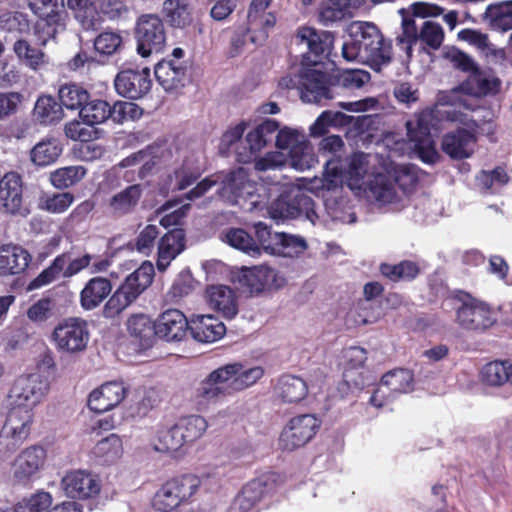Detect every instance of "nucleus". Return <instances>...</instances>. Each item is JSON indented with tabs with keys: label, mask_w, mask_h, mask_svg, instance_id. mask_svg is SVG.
I'll list each match as a JSON object with an SVG mask.
<instances>
[{
	"label": "nucleus",
	"mask_w": 512,
	"mask_h": 512,
	"mask_svg": "<svg viewBox=\"0 0 512 512\" xmlns=\"http://www.w3.org/2000/svg\"><path fill=\"white\" fill-rule=\"evenodd\" d=\"M295 213L296 209L292 207L289 193L281 194L269 207V214L273 219H293Z\"/></svg>",
	"instance_id": "obj_64"
},
{
	"label": "nucleus",
	"mask_w": 512,
	"mask_h": 512,
	"mask_svg": "<svg viewBox=\"0 0 512 512\" xmlns=\"http://www.w3.org/2000/svg\"><path fill=\"white\" fill-rule=\"evenodd\" d=\"M321 424V419L314 414H301L291 418L280 434V449L291 452L305 446L316 436Z\"/></svg>",
	"instance_id": "obj_8"
},
{
	"label": "nucleus",
	"mask_w": 512,
	"mask_h": 512,
	"mask_svg": "<svg viewBox=\"0 0 512 512\" xmlns=\"http://www.w3.org/2000/svg\"><path fill=\"white\" fill-rule=\"evenodd\" d=\"M86 173L87 170L83 166L62 167L50 174V181L57 189H67L79 183Z\"/></svg>",
	"instance_id": "obj_50"
},
{
	"label": "nucleus",
	"mask_w": 512,
	"mask_h": 512,
	"mask_svg": "<svg viewBox=\"0 0 512 512\" xmlns=\"http://www.w3.org/2000/svg\"><path fill=\"white\" fill-rule=\"evenodd\" d=\"M127 393L128 389L123 382H106L89 394L88 407L96 413H104L118 406Z\"/></svg>",
	"instance_id": "obj_19"
},
{
	"label": "nucleus",
	"mask_w": 512,
	"mask_h": 512,
	"mask_svg": "<svg viewBox=\"0 0 512 512\" xmlns=\"http://www.w3.org/2000/svg\"><path fill=\"white\" fill-rule=\"evenodd\" d=\"M30 261V254L21 246H0V276L19 274L28 267Z\"/></svg>",
	"instance_id": "obj_29"
},
{
	"label": "nucleus",
	"mask_w": 512,
	"mask_h": 512,
	"mask_svg": "<svg viewBox=\"0 0 512 512\" xmlns=\"http://www.w3.org/2000/svg\"><path fill=\"white\" fill-rule=\"evenodd\" d=\"M348 32L350 40L342 46L344 59L363 62L374 71L391 63L392 42L384 38L375 24L356 21L349 25Z\"/></svg>",
	"instance_id": "obj_1"
},
{
	"label": "nucleus",
	"mask_w": 512,
	"mask_h": 512,
	"mask_svg": "<svg viewBox=\"0 0 512 512\" xmlns=\"http://www.w3.org/2000/svg\"><path fill=\"white\" fill-rule=\"evenodd\" d=\"M279 123L274 119H266L246 135L250 155L244 157L241 152L238 153V161L250 162L252 156L258 154L263 148L270 144L276 136Z\"/></svg>",
	"instance_id": "obj_25"
},
{
	"label": "nucleus",
	"mask_w": 512,
	"mask_h": 512,
	"mask_svg": "<svg viewBox=\"0 0 512 512\" xmlns=\"http://www.w3.org/2000/svg\"><path fill=\"white\" fill-rule=\"evenodd\" d=\"M33 417V409L12 406L7 414V418L3 426L19 429H29V431H31Z\"/></svg>",
	"instance_id": "obj_60"
},
{
	"label": "nucleus",
	"mask_w": 512,
	"mask_h": 512,
	"mask_svg": "<svg viewBox=\"0 0 512 512\" xmlns=\"http://www.w3.org/2000/svg\"><path fill=\"white\" fill-rule=\"evenodd\" d=\"M232 369V366L219 367L199 383L193 394V401L198 409L206 408L211 403L232 394L229 385Z\"/></svg>",
	"instance_id": "obj_11"
},
{
	"label": "nucleus",
	"mask_w": 512,
	"mask_h": 512,
	"mask_svg": "<svg viewBox=\"0 0 512 512\" xmlns=\"http://www.w3.org/2000/svg\"><path fill=\"white\" fill-rule=\"evenodd\" d=\"M49 384L46 379L37 373L21 375L13 383L9 397L13 400L12 406L33 409L48 391Z\"/></svg>",
	"instance_id": "obj_16"
},
{
	"label": "nucleus",
	"mask_w": 512,
	"mask_h": 512,
	"mask_svg": "<svg viewBox=\"0 0 512 512\" xmlns=\"http://www.w3.org/2000/svg\"><path fill=\"white\" fill-rule=\"evenodd\" d=\"M58 97L62 107L80 111L90 100V93L80 84L66 83L59 88Z\"/></svg>",
	"instance_id": "obj_44"
},
{
	"label": "nucleus",
	"mask_w": 512,
	"mask_h": 512,
	"mask_svg": "<svg viewBox=\"0 0 512 512\" xmlns=\"http://www.w3.org/2000/svg\"><path fill=\"white\" fill-rule=\"evenodd\" d=\"M61 153V143L54 138H50L38 142L32 148L30 158L35 165L45 167L55 163Z\"/></svg>",
	"instance_id": "obj_42"
},
{
	"label": "nucleus",
	"mask_w": 512,
	"mask_h": 512,
	"mask_svg": "<svg viewBox=\"0 0 512 512\" xmlns=\"http://www.w3.org/2000/svg\"><path fill=\"white\" fill-rule=\"evenodd\" d=\"M480 380L489 387L512 386V361L494 360L485 364L480 371Z\"/></svg>",
	"instance_id": "obj_31"
},
{
	"label": "nucleus",
	"mask_w": 512,
	"mask_h": 512,
	"mask_svg": "<svg viewBox=\"0 0 512 512\" xmlns=\"http://www.w3.org/2000/svg\"><path fill=\"white\" fill-rule=\"evenodd\" d=\"M47 460L46 449L34 444L23 449L11 464L12 478L15 483L28 485L38 478Z\"/></svg>",
	"instance_id": "obj_14"
},
{
	"label": "nucleus",
	"mask_w": 512,
	"mask_h": 512,
	"mask_svg": "<svg viewBox=\"0 0 512 512\" xmlns=\"http://www.w3.org/2000/svg\"><path fill=\"white\" fill-rule=\"evenodd\" d=\"M28 7L35 16L67 15L64 0H28Z\"/></svg>",
	"instance_id": "obj_63"
},
{
	"label": "nucleus",
	"mask_w": 512,
	"mask_h": 512,
	"mask_svg": "<svg viewBox=\"0 0 512 512\" xmlns=\"http://www.w3.org/2000/svg\"><path fill=\"white\" fill-rule=\"evenodd\" d=\"M226 366L233 367V373L229 377V385L231 392L242 391L254 385L264 375V369L260 366H255L249 369H243L240 363L227 364Z\"/></svg>",
	"instance_id": "obj_41"
},
{
	"label": "nucleus",
	"mask_w": 512,
	"mask_h": 512,
	"mask_svg": "<svg viewBox=\"0 0 512 512\" xmlns=\"http://www.w3.org/2000/svg\"><path fill=\"white\" fill-rule=\"evenodd\" d=\"M371 79L369 72L362 69L337 70L332 73L333 87L359 89Z\"/></svg>",
	"instance_id": "obj_48"
},
{
	"label": "nucleus",
	"mask_w": 512,
	"mask_h": 512,
	"mask_svg": "<svg viewBox=\"0 0 512 512\" xmlns=\"http://www.w3.org/2000/svg\"><path fill=\"white\" fill-rule=\"evenodd\" d=\"M163 13L174 27L183 28L191 22L187 0H165L163 3Z\"/></svg>",
	"instance_id": "obj_51"
},
{
	"label": "nucleus",
	"mask_w": 512,
	"mask_h": 512,
	"mask_svg": "<svg viewBox=\"0 0 512 512\" xmlns=\"http://www.w3.org/2000/svg\"><path fill=\"white\" fill-rule=\"evenodd\" d=\"M379 271L391 282H410L420 274V267L414 261L403 260L397 264L381 263Z\"/></svg>",
	"instance_id": "obj_40"
},
{
	"label": "nucleus",
	"mask_w": 512,
	"mask_h": 512,
	"mask_svg": "<svg viewBox=\"0 0 512 512\" xmlns=\"http://www.w3.org/2000/svg\"><path fill=\"white\" fill-rule=\"evenodd\" d=\"M51 339L60 353L75 355L83 352L90 339L88 322L81 317L63 319L55 326Z\"/></svg>",
	"instance_id": "obj_6"
},
{
	"label": "nucleus",
	"mask_w": 512,
	"mask_h": 512,
	"mask_svg": "<svg viewBox=\"0 0 512 512\" xmlns=\"http://www.w3.org/2000/svg\"><path fill=\"white\" fill-rule=\"evenodd\" d=\"M123 453L121 438L116 434L98 441L92 449V455L100 465H110L119 460Z\"/></svg>",
	"instance_id": "obj_37"
},
{
	"label": "nucleus",
	"mask_w": 512,
	"mask_h": 512,
	"mask_svg": "<svg viewBox=\"0 0 512 512\" xmlns=\"http://www.w3.org/2000/svg\"><path fill=\"white\" fill-rule=\"evenodd\" d=\"M144 193V186L139 183L131 184L114 194L108 201V209L115 217L129 215L137 209Z\"/></svg>",
	"instance_id": "obj_26"
},
{
	"label": "nucleus",
	"mask_w": 512,
	"mask_h": 512,
	"mask_svg": "<svg viewBox=\"0 0 512 512\" xmlns=\"http://www.w3.org/2000/svg\"><path fill=\"white\" fill-rule=\"evenodd\" d=\"M112 283L106 277H93L87 281L80 292V306L85 311L94 310L109 296Z\"/></svg>",
	"instance_id": "obj_28"
},
{
	"label": "nucleus",
	"mask_w": 512,
	"mask_h": 512,
	"mask_svg": "<svg viewBox=\"0 0 512 512\" xmlns=\"http://www.w3.org/2000/svg\"><path fill=\"white\" fill-rule=\"evenodd\" d=\"M74 200L71 192L54 193L42 198L40 208L52 214H61L67 211Z\"/></svg>",
	"instance_id": "obj_57"
},
{
	"label": "nucleus",
	"mask_w": 512,
	"mask_h": 512,
	"mask_svg": "<svg viewBox=\"0 0 512 512\" xmlns=\"http://www.w3.org/2000/svg\"><path fill=\"white\" fill-rule=\"evenodd\" d=\"M226 242L233 248L241 250L249 255L260 253V248L255 239L242 228H230L225 233Z\"/></svg>",
	"instance_id": "obj_53"
},
{
	"label": "nucleus",
	"mask_w": 512,
	"mask_h": 512,
	"mask_svg": "<svg viewBox=\"0 0 512 512\" xmlns=\"http://www.w3.org/2000/svg\"><path fill=\"white\" fill-rule=\"evenodd\" d=\"M53 497L50 492L38 490L18 502L23 512H46L50 509Z\"/></svg>",
	"instance_id": "obj_58"
},
{
	"label": "nucleus",
	"mask_w": 512,
	"mask_h": 512,
	"mask_svg": "<svg viewBox=\"0 0 512 512\" xmlns=\"http://www.w3.org/2000/svg\"><path fill=\"white\" fill-rule=\"evenodd\" d=\"M275 391L283 402L299 403L307 396L308 386L301 377L286 374L279 378Z\"/></svg>",
	"instance_id": "obj_33"
},
{
	"label": "nucleus",
	"mask_w": 512,
	"mask_h": 512,
	"mask_svg": "<svg viewBox=\"0 0 512 512\" xmlns=\"http://www.w3.org/2000/svg\"><path fill=\"white\" fill-rule=\"evenodd\" d=\"M419 39L431 49L437 50L444 40V31L440 24L426 21L420 29Z\"/></svg>",
	"instance_id": "obj_62"
},
{
	"label": "nucleus",
	"mask_w": 512,
	"mask_h": 512,
	"mask_svg": "<svg viewBox=\"0 0 512 512\" xmlns=\"http://www.w3.org/2000/svg\"><path fill=\"white\" fill-rule=\"evenodd\" d=\"M67 15L52 14L48 16H37L33 31L39 46H46L49 40L54 39L59 30L65 28Z\"/></svg>",
	"instance_id": "obj_36"
},
{
	"label": "nucleus",
	"mask_w": 512,
	"mask_h": 512,
	"mask_svg": "<svg viewBox=\"0 0 512 512\" xmlns=\"http://www.w3.org/2000/svg\"><path fill=\"white\" fill-rule=\"evenodd\" d=\"M152 446L155 451L161 453H173L179 451L184 446V443L176 424L169 428L159 429L152 440Z\"/></svg>",
	"instance_id": "obj_47"
},
{
	"label": "nucleus",
	"mask_w": 512,
	"mask_h": 512,
	"mask_svg": "<svg viewBox=\"0 0 512 512\" xmlns=\"http://www.w3.org/2000/svg\"><path fill=\"white\" fill-rule=\"evenodd\" d=\"M436 119L433 111L424 110L415 115V118L407 121V135L414 143L427 142L431 139V130L435 127Z\"/></svg>",
	"instance_id": "obj_38"
},
{
	"label": "nucleus",
	"mask_w": 512,
	"mask_h": 512,
	"mask_svg": "<svg viewBox=\"0 0 512 512\" xmlns=\"http://www.w3.org/2000/svg\"><path fill=\"white\" fill-rule=\"evenodd\" d=\"M23 182L19 173L10 171L0 179V208L12 215L25 216L28 210L23 207Z\"/></svg>",
	"instance_id": "obj_18"
},
{
	"label": "nucleus",
	"mask_w": 512,
	"mask_h": 512,
	"mask_svg": "<svg viewBox=\"0 0 512 512\" xmlns=\"http://www.w3.org/2000/svg\"><path fill=\"white\" fill-rule=\"evenodd\" d=\"M316 67L301 64L300 98L305 103H320L322 100L333 98L332 73L329 74Z\"/></svg>",
	"instance_id": "obj_15"
},
{
	"label": "nucleus",
	"mask_w": 512,
	"mask_h": 512,
	"mask_svg": "<svg viewBox=\"0 0 512 512\" xmlns=\"http://www.w3.org/2000/svg\"><path fill=\"white\" fill-rule=\"evenodd\" d=\"M477 136L473 131L457 128L447 132L441 140V149L453 160L469 158L474 152Z\"/></svg>",
	"instance_id": "obj_21"
},
{
	"label": "nucleus",
	"mask_w": 512,
	"mask_h": 512,
	"mask_svg": "<svg viewBox=\"0 0 512 512\" xmlns=\"http://www.w3.org/2000/svg\"><path fill=\"white\" fill-rule=\"evenodd\" d=\"M487 15L503 31L512 29V0L494 3L488 6Z\"/></svg>",
	"instance_id": "obj_56"
},
{
	"label": "nucleus",
	"mask_w": 512,
	"mask_h": 512,
	"mask_svg": "<svg viewBox=\"0 0 512 512\" xmlns=\"http://www.w3.org/2000/svg\"><path fill=\"white\" fill-rule=\"evenodd\" d=\"M176 427L185 446L199 439L206 431L208 424L204 417L191 415L180 419Z\"/></svg>",
	"instance_id": "obj_46"
},
{
	"label": "nucleus",
	"mask_w": 512,
	"mask_h": 512,
	"mask_svg": "<svg viewBox=\"0 0 512 512\" xmlns=\"http://www.w3.org/2000/svg\"><path fill=\"white\" fill-rule=\"evenodd\" d=\"M33 116L43 125L58 123L64 116L61 102L58 103L50 95H42L38 97L34 105Z\"/></svg>",
	"instance_id": "obj_39"
},
{
	"label": "nucleus",
	"mask_w": 512,
	"mask_h": 512,
	"mask_svg": "<svg viewBox=\"0 0 512 512\" xmlns=\"http://www.w3.org/2000/svg\"><path fill=\"white\" fill-rule=\"evenodd\" d=\"M455 298L461 302L456 309V321L460 327L471 331H483L494 324L493 311L486 303L463 291H459Z\"/></svg>",
	"instance_id": "obj_9"
},
{
	"label": "nucleus",
	"mask_w": 512,
	"mask_h": 512,
	"mask_svg": "<svg viewBox=\"0 0 512 512\" xmlns=\"http://www.w3.org/2000/svg\"><path fill=\"white\" fill-rule=\"evenodd\" d=\"M64 494L73 500H96L102 489V481L98 474L92 471L77 469L65 473L61 479Z\"/></svg>",
	"instance_id": "obj_10"
},
{
	"label": "nucleus",
	"mask_w": 512,
	"mask_h": 512,
	"mask_svg": "<svg viewBox=\"0 0 512 512\" xmlns=\"http://www.w3.org/2000/svg\"><path fill=\"white\" fill-rule=\"evenodd\" d=\"M114 87L122 97L132 100L141 99L152 87L150 70L148 68L122 69L114 79Z\"/></svg>",
	"instance_id": "obj_17"
},
{
	"label": "nucleus",
	"mask_w": 512,
	"mask_h": 512,
	"mask_svg": "<svg viewBox=\"0 0 512 512\" xmlns=\"http://www.w3.org/2000/svg\"><path fill=\"white\" fill-rule=\"evenodd\" d=\"M190 331L184 313L178 309H168L161 313L155 321V335L166 341H181Z\"/></svg>",
	"instance_id": "obj_20"
},
{
	"label": "nucleus",
	"mask_w": 512,
	"mask_h": 512,
	"mask_svg": "<svg viewBox=\"0 0 512 512\" xmlns=\"http://www.w3.org/2000/svg\"><path fill=\"white\" fill-rule=\"evenodd\" d=\"M190 333L200 343H214L226 334L225 324L214 315H197L190 321Z\"/></svg>",
	"instance_id": "obj_24"
},
{
	"label": "nucleus",
	"mask_w": 512,
	"mask_h": 512,
	"mask_svg": "<svg viewBox=\"0 0 512 512\" xmlns=\"http://www.w3.org/2000/svg\"><path fill=\"white\" fill-rule=\"evenodd\" d=\"M201 487V479L195 474H182L166 480L156 491L152 506L160 512H172L193 500Z\"/></svg>",
	"instance_id": "obj_3"
},
{
	"label": "nucleus",
	"mask_w": 512,
	"mask_h": 512,
	"mask_svg": "<svg viewBox=\"0 0 512 512\" xmlns=\"http://www.w3.org/2000/svg\"><path fill=\"white\" fill-rule=\"evenodd\" d=\"M412 382V375L406 369H397L385 373L381 378V383L387 386L391 391H406Z\"/></svg>",
	"instance_id": "obj_61"
},
{
	"label": "nucleus",
	"mask_w": 512,
	"mask_h": 512,
	"mask_svg": "<svg viewBox=\"0 0 512 512\" xmlns=\"http://www.w3.org/2000/svg\"><path fill=\"white\" fill-rule=\"evenodd\" d=\"M13 52L15 53L18 61L33 71H38L48 63L46 53L24 39H17L13 44Z\"/></svg>",
	"instance_id": "obj_34"
},
{
	"label": "nucleus",
	"mask_w": 512,
	"mask_h": 512,
	"mask_svg": "<svg viewBox=\"0 0 512 512\" xmlns=\"http://www.w3.org/2000/svg\"><path fill=\"white\" fill-rule=\"evenodd\" d=\"M241 176H249L248 172L242 167L225 175L221 173L220 187L217 190L218 196L230 203L237 204V192L238 189L242 188V184L237 178Z\"/></svg>",
	"instance_id": "obj_52"
},
{
	"label": "nucleus",
	"mask_w": 512,
	"mask_h": 512,
	"mask_svg": "<svg viewBox=\"0 0 512 512\" xmlns=\"http://www.w3.org/2000/svg\"><path fill=\"white\" fill-rule=\"evenodd\" d=\"M137 52L143 57L158 54L166 45L164 21L156 14H142L138 17L134 29Z\"/></svg>",
	"instance_id": "obj_7"
},
{
	"label": "nucleus",
	"mask_w": 512,
	"mask_h": 512,
	"mask_svg": "<svg viewBox=\"0 0 512 512\" xmlns=\"http://www.w3.org/2000/svg\"><path fill=\"white\" fill-rule=\"evenodd\" d=\"M296 45H305L306 52L302 53L301 64L304 66H318L329 59L335 37L329 31H319L313 27L301 26L296 30L292 40Z\"/></svg>",
	"instance_id": "obj_5"
},
{
	"label": "nucleus",
	"mask_w": 512,
	"mask_h": 512,
	"mask_svg": "<svg viewBox=\"0 0 512 512\" xmlns=\"http://www.w3.org/2000/svg\"><path fill=\"white\" fill-rule=\"evenodd\" d=\"M269 277L270 270L267 267L242 268L238 275V283L243 292L258 295L267 287Z\"/></svg>",
	"instance_id": "obj_35"
},
{
	"label": "nucleus",
	"mask_w": 512,
	"mask_h": 512,
	"mask_svg": "<svg viewBox=\"0 0 512 512\" xmlns=\"http://www.w3.org/2000/svg\"><path fill=\"white\" fill-rule=\"evenodd\" d=\"M442 57L455 70L476 76L481 74V70L475 60L466 52L455 46L446 47L442 52Z\"/></svg>",
	"instance_id": "obj_45"
},
{
	"label": "nucleus",
	"mask_w": 512,
	"mask_h": 512,
	"mask_svg": "<svg viewBox=\"0 0 512 512\" xmlns=\"http://www.w3.org/2000/svg\"><path fill=\"white\" fill-rule=\"evenodd\" d=\"M275 486V481L270 477H259L249 481L246 485L241 489V493L249 498V500L257 505L262 498L269 494Z\"/></svg>",
	"instance_id": "obj_55"
},
{
	"label": "nucleus",
	"mask_w": 512,
	"mask_h": 512,
	"mask_svg": "<svg viewBox=\"0 0 512 512\" xmlns=\"http://www.w3.org/2000/svg\"><path fill=\"white\" fill-rule=\"evenodd\" d=\"M129 336L141 348L151 347L155 338V321L144 313L131 314L126 323Z\"/></svg>",
	"instance_id": "obj_30"
},
{
	"label": "nucleus",
	"mask_w": 512,
	"mask_h": 512,
	"mask_svg": "<svg viewBox=\"0 0 512 512\" xmlns=\"http://www.w3.org/2000/svg\"><path fill=\"white\" fill-rule=\"evenodd\" d=\"M416 183L417 178L411 173L410 168L403 166L394 178L383 173L374 175L367 182L365 192L369 199L380 205H386L393 203L397 198L396 184L403 192H408L415 187Z\"/></svg>",
	"instance_id": "obj_4"
},
{
	"label": "nucleus",
	"mask_w": 512,
	"mask_h": 512,
	"mask_svg": "<svg viewBox=\"0 0 512 512\" xmlns=\"http://www.w3.org/2000/svg\"><path fill=\"white\" fill-rule=\"evenodd\" d=\"M155 269L150 261H144L137 269L128 274L105 303L102 313L107 319L118 317L125 309L151 286Z\"/></svg>",
	"instance_id": "obj_2"
},
{
	"label": "nucleus",
	"mask_w": 512,
	"mask_h": 512,
	"mask_svg": "<svg viewBox=\"0 0 512 512\" xmlns=\"http://www.w3.org/2000/svg\"><path fill=\"white\" fill-rule=\"evenodd\" d=\"M186 234L182 228H173L161 237L158 244L157 267L164 271L184 249Z\"/></svg>",
	"instance_id": "obj_27"
},
{
	"label": "nucleus",
	"mask_w": 512,
	"mask_h": 512,
	"mask_svg": "<svg viewBox=\"0 0 512 512\" xmlns=\"http://www.w3.org/2000/svg\"><path fill=\"white\" fill-rule=\"evenodd\" d=\"M29 429L3 426L0 431V461L8 459L29 437Z\"/></svg>",
	"instance_id": "obj_43"
},
{
	"label": "nucleus",
	"mask_w": 512,
	"mask_h": 512,
	"mask_svg": "<svg viewBox=\"0 0 512 512\" xmlns=\"http://www.w3.org/2000/svg\"><path fill=\"white\" fill-rule=\"evenodd\" d=\"M68 6L72 10H78L83 14L81 24L86 30H95L100 25V15L110 20L119 18L125 10L120 0H68Z\"/></svg>",
	"instance_id": "obj_12"
},
{
	"label": "nucleus",
	"mask_w": 512,
	"mask_h": 512,
	"mask_svg": "<svg viewBox=\"0 0 512 512\" xmlns=\"http://www.w3.org/2000/svg\"><path fill=\"white\" fill-rule=\"evenodd\" d=\"M69 260V254L63 253L58 255L52 263L45 268L37 277H35L28 285L29 290H34L46 286L63 275L64 267Z\"/></svg>",
	"instance_id": "obj_49"
},
{
	"label": "nucleus",
	"mask_w": 512,
	"mask_h": 512,
	"mask_svg": "<svg viewBox=\"0 0 512 512\" xmlns=\"http://www.w3.org/2000/svg\"><path fill=\"white\" fill-rule=\"evenodd\" d=\"M205 297L208 306L225 319L231 320L238 314V300L235 291L226 285H210Z\"/></svg>",
	"instance_id": "obj_23"
},
{
	"label": "nucleus",
	"mask_w": 512,
	"mask_h": 512,
	"mask_svg": "<svg viewBox=\"0 0 512 512\" xmlns=\"http://www.w3.org/2000/svg\"><path fill=\"white\" fill-rule=\"evenodd\" d=\"M280 247L276 255L283 257H297L307 249V243L300 236L290 235L282 232L279 236Z\"/></svg>",
	"instance_id": "obj_59"
},
{
	"label": "nucleus",
	"mask_w": 512,
	"mask_h": 512,
	"mask_svg": "<svg viewBox=\"0 0 512 512\" xmlns=\"http://www.w3.org/2000/svg\"><path fill=\"white\" fill-rule=\"evenodd\" d=\"M275 145L278 149L289 150L290 160L295 169L303 171L311 167L313 155L309 141L303 132L289 127L278 128Z\"/></svg>",
	"instance_id": "obj_13"
},
{
	"label": "nucleus",
	"mask_w": 512,
	"mask_h": 512,
	"mask_svg": "<svg viewBox=\"0 0 512 512\" xmlns=\"http://www.w3.org/2000/svg\"><path fill=\"white\" fill-rule=\"evenodd\" d=\"M94 49L101 56H112L123 49V38L120 33L103 31L94 39Z\"/></svg>",
	"instance_id": "obj_54"
},
{
	"label": "nucleus",
	"mask_w": 512,
	"mask_h": 512,
	"mask_svg": "<svg viewBox=\"0 0 512 512\" xmlns=\"http://www.w3.org/2000/svg\"><path fill=\"white\" fill-rule=\"evenodd\" d=\"M79 116L83 123L95 126L111 119L114 122V104L101 98H92L80 109Z\"/></svg>",
	"instance_id": "obj_32"
},
{
	"label": "nucleus",
	"mask_w": 512,
	"mask_h": 512,
	"mask_svg": "<svg viewBox=\"0 0 512 512\" xmlns=\"http://www.w3.org/2000/svg\"><path fill=\"white\" fill-rule=\"evenodd\" d=\"M154 75L166 92H177L187 81V66L184 62L163 59L155 65Z\"/></svg>",
	"instance_id": "obj_22"
}]
</instances>
